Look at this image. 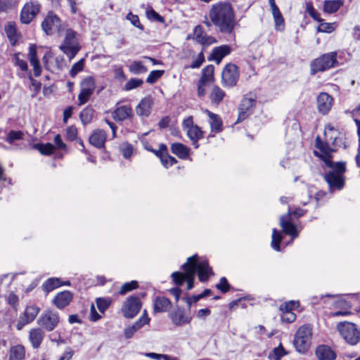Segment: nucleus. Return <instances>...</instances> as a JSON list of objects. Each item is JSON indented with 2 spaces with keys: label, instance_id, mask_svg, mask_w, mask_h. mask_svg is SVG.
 Wrapping results in <instances>:
<instances>
[{
  "label": "nucleus",
  "instance_id": "nucleus-25",
  "mask_svg": "<svg viewBox=\"0 0 360 360\" xmlns=\"http://www.w3.org/2000/svg\"><path fill=\"white\" fill-rule=\"evenodd\" d=\"M72 299V295L70 292L65 290L58 293L54 299V304L59 309H63L68 306Z\"/></svg>",
  "mask_w": 360,
  "mask_h": 360
},
{
  "label": "nucleus",
  "instance_id": "nucleus-45",
  "mask_svg": "<svg viewBox=\"0 0 360 360\" xmlns=\"http://www.w3.org/2000/svg\"><path fill=\"white\" fill-rule=\"evenodd\" d=\"M139 287L138 282L136 281H131L124 283L120 290V294L123 295L127 292L136 289Z\"/></svg>",
  "mask_w": 360,
  "mask_h": 360
},
{
  "label": "nucleus",
  "instance_id": "nucleus-5",
  "mask_svg": "<svg viewBox=\"0 0 360 360\" xmlns=\"http://www.w3.org/2000/svg\"><path fill=\"white\" fill-rule=\"evenodd\" d=\"M337 61L336 52L325 53L314 59L310 64V74L314 75L318 72H323L333 68Z\"/></svg>",
  "mask_w": 360,
  "mask_h": 360
},
{
  "label": "nucleus",
  "instance_id": "nucleus-54",
  "mask_svg": "<svg viewBox=\"0 0 360 360\" xmlns=\"http://www.w3.org/2000/svg\"><path fill=\"white\" fill-rule=\"evenodd\" d=\"M281 321L285 323H292L296 319V315L292 311L282 310Z\"/></svg>",
  "mask_w": 360,
  "mask_h": 360
},
{
  "label": "nucleus",
  "instance_id": "nucleus-58",
  "mask_svg": "<svg viewBox=\"0 0 360 360\" xmlns=\"http://www.w3.org/2000/svg\"><path fill=\"white\" fill-rule=\"evenodd\" d=\"M307 11L313 19L319 22L322 21V20L320 18V14L314 10L311 3L307 4Z\"/></svg>",
  "mask_w": 360,
  "mask_h": 360
},
{
  "label": "nucleus",
  "instance_id": "nucleus-1",
  "mask_svg": "<svg viewBox=\"0 0 360 360\" xmlns=\"http://www.w3.org/2000/svg\"><path fill=\"white\" fill-rule=\"evenodd\" d=\"M184 273L175 271L172 273V278L177 285H181L185 281H187V290L193 288L195 275L198 274L199 280L201 282L206 281L209 276L212 274V269L209 266L207 260L198 262V256L193 255L187 259V262L182 265Z\"/></svg>",
  "mask_w": 360,
  "mask_h": 360
},
{
  "label": "nucleus",
  "instance_id": "nucleus-43",
  "mask_svg": "<svg viewBox=\"0 0 360 360\" xmlns=\"http://www.w3.org/2000/svg\"><path fill=\"white\" fill-rule=\"evenodd\" d=\"M34 148L37 149L41 154L49 155H51L54 150V146L51 143L41 144L37 143L34 145Z\"/></svg>",
  "mask_w": 360,
  "mask_h": 360
},
{
  "label": "nucleus",
  "instance_id": "nucleus-11",
  "mask_svg": "<svg viewBox=\"0 0 360 360\" xmlns=\"http://www.w3.org/2000/svg\"><path fill=\"white\" fill-rule=\"evenodd\" d=\"M141 308V302L139 297L130 296L123 303L122 313L125 318L133 319L139 312Z\"/></svg>",
  "mask_w": 360,
  "mask_h": 360
},
{
  "label": "nucleus",
  "instance_id": "nucleus-34",
  "mask_svg": "<svg viewBox=\"0 0 360 360\" xmlns=\"http://www.w3.org/2000/svg\"><path fill=\"white\" fill-rule=\"evenodd\" d=\"M25 351L23 346L17 345L11 347L9 352L8 360H24Z\"/></svg>",
  "mask_w": 360,
  "mask_h": 360
},
{
  "label": "nucleus",
  "instance_id": "nucleus-48",
  "mask_svg": "<svg viewBox=\"0 0 360 360\" xmlns=\"http://www.w3.org/2000/svg\"><path fill=\"white\" fill-rule=\"evenodd\" d=\"M146 15L149 20L157 21L160 22H164V18L160 15H159L155 11H154L152 8H149L146 10Z\"/></svg>",
  "mask_w": 360,
  "mask_h": 360
},
{
  "label": "nucleus",
  "instance_id": "nucleus-18",
  "mask_svg": "<svg viewBox=\"0 0 360 360\" xmlns=\"http://www.w3.org/2000/svg\"><path fill=\"white\" fill-rule=\"evenodd\" d=\"M193 38L200 44L209 46L216 42L213 37L207 36L201 25H197L194 28Z\"/></svg>",
  "mask_w": 360,
  "mask_h": 360
},
{
  "label": "nucleus",
  "instance_id": "nucleus-49",
  "mask_svg": "<svg viewBox=\"0 0 360 360\" xmlns=\"http://www.w3.org/2000/svg\"><path fill=\"white\" fill-rule=\"evenodd\" d=\"M143 83V82L141 79L133 78L126 83L124 89L127 91H129L141 86Z\"/></svg>",
  "mask_w": 360,
  "mask_h": 360
},
{
  "label": "nucleus",
  "instance_id": "nucleus-39",
  "mask_svg": "<svg viewBox=\"0 0 360 360\" xmlns=\"http://www.w3.org/2000/svg\"><path fill=\"white\" fill-rule=\"evenodd\" d=\"M141 320H138L133 325L124 328V335L126 339L132 338L134 333L143 327L141 324Z\"/></svg>",
  "mask_w": 360,
  "mask_h": 360
},
{
  "label": "nucleus",
  "instance_id": "nucleus-53",
  "mask_svg": "<svg viewBox=\"0 0 360 360\" xmlns=\"http://www.w3.org/2000/svg\"><path fill=\"white\" fill-rule=\"evenodd\" d=\"M120 148L124 158L127 159L131 155L133 148L131 144L124 143L120 146Z\"/></svg>",
  "mask_w": 360,
  "mask_h": 360
},
{
  "label": "nucleus",
  "instance_id": "nucleus-50",
  "mask_svg": "<svg viewBox=\"0 0 360 360\" xmlns=\"http://www.w3.org/2000/svg\"><path fill=\"white\" fill-rule=\"evenodd\" d=\"M92 94L93 92L81 89L80 93L78 95L79 105L85 104L89 101Z\"/></svg>",
  "mask_w": 360,
  "mask_h": 360
},
{
  "label": "nucleus",
  "instance_id": "nucleus-31",
  "mask_svg": "<svg viewBox=\"0 0 360 360\" xmlns=\"http://www.w3.org/2000/svg\"><path fill=\"white\" fill-rule=\"evenodd\" d=\"M187 136L192 141V144L195 148H198L199 147V144L198 143V141L199 139L202 138L203 133L202 130L198 127L197 125L195 127L188 129L186 131Z\"/></svg>",
  "mask_w": 360,
  "mask_h": 360
},
{
  "label": "nucleus",
  "instance_id": "nucleus-32",
  "mask_svg": "<svg viewBox=\"0 0 360 360\" xmlns=\"http://www.w3.org/2000/svg\"><path fill=\"white\" fill-rule=\"evenodd\" d=\"M214 67L212 65H209L204 68L202 70L201 77L199 80L201 82V84L205 83L208 85L212 84L214 80Z\"/></svg>",
  "mask_w": 360,
  "mask_h": 360
},
{
  "label": "nucleus",
  "instance_id": "nucleus-24",
  "mask_svg": "<svg viewBox=\"0 0 360 360\" xmlns=\"http://www.w3.org/2000/svg\"><path fill=\"white\" fill-rule=\"evenodd\" d=\"M316 355L319 360H335L336 358L335 352L326 345L317 347Z\"/></svg>",
  "mask_w": 360,
  "mask_h": 360
},
{
  "label": "nucleus",
  "instance_id": "nucleus-20",
  "mask_svg": "<svg viewBox=\"0 0 360 360\" xmlns=\"http://www.w3.org/2000/svg\"><path fill=\"white\" fill-rule=\"evenodd\" d=\"M231 47L228 45H221L216 47L212 50L210 56L208 58L209 60H214L217 64H219L221 60L231 53Z\"/></svg>",
  "mask_w": 360,
  "mask_h": 360
},
{
  "label": "nucleus",
  "instance_id": "nucleus-8",
  "mask_svg": "<svg viewBox=\"0 0 360 360\" xmlns=\"http://www.w3.org/2000/svg\"><path fill=\"white\" fill-rule=\"evenodd\" d=\"M66 25L63 24L60 19L54 13L50 12L41 22V27L44 32L48 35L57 33L62 36L63 30Z\"/></svg>",
  "mask_w": 360,
  "mask_h": 360
},
{
  "label": "nucleus",
  "instance_id": "nucleus-40",
  "mask_svg": "<svg viewBox=\"0 0 360 360\" xmlns=\"http://www.w3.org/2000/svg\"><path fill=\"white\" fill-rule=\"evenodd\" d=\"M81 89L87 90L94 93L96 89L95 79L92 76H88L85 77L81 82Z\"/></svg>",
  "mask_w": 360,
  "mask_h": 360
},
{
  "label": "nucleus",
  "instance_id": "nucleus-64",
  "mask_svg": "<svg viewBox=\"0 0 360 360\" xmlns=\"http://www.w3.org/2000/svg\"><path fill=\"white\" fill-rule=\"evenodd\" d=\"M299 302L295 301H289L280 307L281 310L292 311V309L298 307Z\"/></svg>",
  "mask_w": 360,
  "mask_h": 360
},
{
  "label": "nucleus",
  "instance_id": "nucleus-59",
  "mask_svg": "<svg viewBox=\"0 0 360 360\" xmlns=\"http://www.w3.org/2000/svg\"><path fill=\"white\" fill-rule=\"evenodd\" d=\"M334 30L333 24L328 22H321L318 27V31L321 32L330 33L334 31Z\"/></svg>",
  "mask_w": 360,
  "mask_h": 360
},
{
  "label": "nucleus",
  "instance_id": "nucleus-38",
  "mask_svg": "<svg viewBox=\"0 0 360 360\" xmlns=\"http://www.w3.org/2000/svg\"><path fill=\"white\" fill-rule=\"evenodd\" d=\"M129 71L134 75H140L148 71L141 61L134 60L129 66Z\"/></svg>",
  "mask_w": 360,
  "mask_h": 360
},
{
  "label": "nucleus",
  "instance_id": "nucleus-2",
  "mask_svg": "<svg viewBox=\"0 0 360 360\" xmlns=\"http://www.w3.org/2000/svg\"><path fill=\"white\" fill-rule=\"evenodd\" d=\"M209 18L219 31L232 36L236 25L235 13L228 1H220L213 4L209 11Z\"/></svg>",
  "mask_w": 360,
  "mask_h": 360
},
{
  "label": "nucleus",
  "instance_id": "nucleus-42",
  "mask_svg": "<svg viewBox=\"0 0 360 360\" xmlns=\"http://www.w3.org/2000/svg\"><path fill=\"white\" fill-rule=\"evenodd\" d=\"M283 239V237L280 232L276 229H273L271 236V247L276 251H280V243Z\"/></svg>",
  "mask_w": 360,
  "mask_h": 360
},
{
  "label": "nucleus",
  "instance_id": "nucleus-14",
  "mask_svg": "<svg viewBox=\"0 0 360 360\" xmlns=\"http://www.w3.org/2000/svg\"><path fill=\"white\" fill-rule=\"evenodd\" d=\"M40 5L37 1H30L22 8L20 14L21 22L24 24L30 23L39 13Z\"/></svg>",
  "mask_w": 360,
  "mask_h": 360
},
{
  "label": "nucleus",
  "instance_id": "nucleus-3",
  "mask_svg": "<svg viewBox=\"0 0 360 360\" xmlns=\"http://www.w3.org/2000/svg\"><path fill=\"white\" fill-rule=\"evenodd\" d=\"M325 165L330 169L324 176V179L327 182L330 191L334 190H341L344 188L346 172V164L345 162H333L332 160L326 158Z\"/></svg>",
  "mask_w": 360,
  "mask_h": 360
},
{
  "label": "nucleus",
  "instance_id": "nucleus-57",
  "mask_svg": "<svg viewBox=\"0 0 360 360\" xmlns=\"http://www.w3.org/2000/svg\"><path fill=\"white\" fill-rule=\"evenodd\" d=\"M110 302L104 298H98L96 300V304L98 310L101 313H104V311L108 308Z\"/></svg>",
  "mask_w": 360,
  "mask_h": 360
},
{
  "label": "nucleus",
  "instance_id": "nucleus-44",
  "mask_svg": "<svg viewBox=\"0 0 360 360\" xmlns=\"http://www.w3.org/2000/svg\"><path fill=\"white\" fill-rule=\"evenodd\" d=\"M23 138L24 134L21 131L11 130L8 132L6 141L13 143L15 141L22 140Z\"/></svg>",
  "mask_w": 360,
  "mask_h": 360
},
{
  "label": "nucleus",
  "instance_id": "nucleus-17",
  "mask_svg": "<svg viewBox=\"0 0 360 360\" xmlns=\"http://www.w3.org/2000/svg\"><path fill=\"white\" fill-rule=\"evenodd\" d=\"M132 116V109L129 105H117L112 112V117L117 122L124 121Z\"/></svg>",
  "mask_w": 360,
  "mask_h": 360
},
{
  "label": "nucleus",
  "instance_id": "nucleus-61",
  "mask_svg": "<svg viewBox=\"0 0 360 360\" xmlns=\"http://www.w3.org/2000/svg\"><path fill=\"white\" fill-rule=\"evenodd\" d=\"M77 137V129L75 127H69L66 130V138L69 141H74Z\"/></svg>",
  "mask_w": 360,
  "mask_h": 360
},
{
  "label": "nucleus",
  "instance_id": "nucleus-7",
  "mask_svg": "<svg viewBox=\"0 0 360 360\" xmlns=\"http://www.w3.org/2000/svg\"><path fill=\"white\" fill-rule=\"evenodd\" d=\"M311 328L308 325L302 326L298 328L294 339V345L300 353H305L310 347L311 340Z\"/></svg>",
  "mask_w": 360,
  "mask_h": 360
},
{
  "label": "nucleus",
  "instance_id": "nucleus-33",
  "mask_svg": "<svg viewBox=\"0 0 360 360\" xmlns=\"http://www.w3.org/2000/svg\"><path fill=\"white\" fill-rule=\"evenodd\" d=\"M171 306V302L165 297H157L154 302V311L156 313L167 311Z\"/></svg>",
  "mask_w": 360,
  "mask_h": 360
},
{
  "label": "nucleus",
  "instance_id": "nucleus-15",
  "mask_svg": "<svg viewBox=\"0 0 360 360\" xmlns=\"http://www.w3.org/2000/svg\"><path fill=\"white\" fill-rule=\"evenodd\" d=\"M169 318L172 323L176 326H183L189 324L192 317L187 314L184 309L177 307L169 314Z\"/></svg>",
  "mask_w": 360,
  "mask_h": 360
},
{
  "label": "nucleus",
  "instance_id": "nucleus-26",
  "mask_svg": "<svg viewBox=\"0 0 360 360\" xmlns=\"http://www.w3.org/2000/svg\"><path fill=\"white\" fill-rule=\"evenodd\" d=\"M339 132L338 129H336L331 124H327L325 127L324 136L326 141L330 143L334 146L339 145V139H338Z\"/></svg>",
  "mask_w": 360,
  "mask_h": 360
},
{
  "label": "nucleus",
  "instance_id": "nucleus-47",
  "mask_svg": "<svg viewBox=\"0 0 360 360\" xmlns=\"http://www.w3.org/2000/svg\"><path fill=\"white\" fill-rule=\"evenodd\" d=\"M84 59L82 58L72 65L70 70V76L72 77H75L78 72H81L84 69Z\"/></svg>",
  "mask_w": 360,
  "mask_h": 360
},
{
  "label": "nucleus",
  "instance_id": "nucleus-29",
  "mask_svg": "<svg viewBox=\"0 0 360 360\" xmlns=\"http://www.w3.org/2000/svg\"><path fill=\"white\" fill-rule=\"evenodd\" d=\"M226 96V93L219 86L214 85L213 86L210 94V99L212 104L218 105L221 103L224 98Z\"/></svg>",
  "mask_w": 360,
  "mask_h": 360
},
{
  "label": "nucleus",
  "instance_id": "nucleus-22",
  "mask_svg": "<svg viewBox=\"0 0 360 360\" xmlns=\"http://www.w3.org/2000/svg\"><path fill=\"white\" fill-rule=\"evenodd\" d=\"M153 99L150 97L143 98L136 106V112L139 116L148 117L150 114Z\"/></svg>",
  "mask_w": 360,
  "mask_h": 360
},
{
  "label": "nucleus",
  "instance_id": "nucleus-36",
  "mask_svg": "<svg viewBox=\"0 0 360 360\" xmlns=\"http://www.w3.org/2000/svg\"><path fill=\"white\" fill-rule=\"evenodd\" d=\"M172 152L179 158L185 159L189 153V149L182 143H175L171 146Z\"/></svg>",
  "mask_w": 360,
  "mask_h": 360
},
{
  "label": "nucleus",
  "instance_id": "nucleus-28",
  "mask_svg": "<svg viewBox=\"0 0 360 360\" xmlns=\"http://www.w3.org/2000/svg\"><path fill=\"white\" fill-rule=\"evenodd\" d=\"M329 143L328 141L322 142L319 137L316 139V147L323 153L320 157L324 162L326 158L331 160V153L335 151L329 146Z\"/></svg>",
  "mask_w": 360,
  "mask_h": 360
},
{
  "label": "nucleus",
  "instance_id": "nucleus-52",
  "mask_svg": "<svg viewBox=\"0 0 360 360\" xmlns=\"http://www.w3.org/2000/svg\"><path fill=\"white\" fill-rule=\"evenodd\" d=\"M230 287L231 286L225 277L221 278L219 283L216 285V288L222 293L227 292L229 290Z\"/></svg>",
  "mask_w": 360,
  "mask_h": 360
},
{
  "label": "nucleus",
  "instance_id": "nucleus-23",
  "mask_svg": "<svg viewBox=\"0 0 360 360\" xmlns=\"http://www.w3.org/2000/svg\"><path fill=\"white\" fill-rule=\"evenodd\" d=\"M44 338V333L42 328H32L30 331L29 340L34 349H38Z\"/></svg>",
  "mask_w": 360,
  "mask_h": 360
},
{
  "label": "nucleus",
  "instance_id": "nucleus-60",
  "mask_svg": "<svg viewBox=\"0 0 360 360\" xmlns=\"http://www.w3.org/2000/svg\"><path fill=\"white\" fill-rule=\"evenodd\" d=\"M127 19L129 20L134 26L140 29H143L138 15H134L132 13H129L127 15Z\"/></svg>",
  "mask_w": 360,
  "mask_h": 360
},
{
  "label": "nucleus",
  "instance_id": "nucleus-63",
  "mask_svg": "<svg viewBox=\"0 0 360 360\" xmlns=\"http://www.w3.org/2000/svg\"><path fill=\"white\" fill-rule=\"evenodd\" d=\"M205 61L204 55L202 53V51L198 54L196 59H195L192 63L191 64L190 67L191 68H198L200 67V65L202 64V63Z\"/></svg>",
  "mask_w": 360,
  "mask_h": 360
},
{
  "label": "nucleus",
  "instance_id": "nucleus-12",
  "mask_svg": "<svg viewBox=\"0 0 360 360\" xmlns=\"http://www.w3.org/2000/svg\"><path fill=\"white\" fill-rule=\"evenodd\" d=\"M238 77L237 66L232 63L227 64L221 72L222 84L226 87H233L236 85Z\"/></svg>",
  "mask_w": 360,
  "mask_h": 360
},
{
  "label": "nucleus",
  "instance_id": "nucleus-35",
  "mask_svg": "<svg viewBox=\"0 0 360 360\" xmlns=\"http://www.w3.org/2000/svg\"><path fill=\"white\" fill-rule=\"evenodd\" d=\"M5 33L12 46H15L18 37L15 24L12 22H8L4 27Z\"/></svg>",
  "mask_w": 360,
  "mask_h": 360
},
{
  "label": "nucleus",
  "instance_id": "nucleus-56",
  "mask_svg": "<svg viewBox=\"0 0 360 360\" xmlns=\"http://www.w3.org/2000/svg\"><path fill=\"white\" fill-rule=\"evenodd\" d=\"M20 53H15L13 56L14 64L18 66L22 71L26 72L28 70L27 63L20 58Z\"/></svg>",
  "mask_w": 360,
  "mask_h": 360
},
{
  "label": "nucleus",
  "instance_id": "nucleus-10",
  "mask_svg": "<svg viewBox=\"0 0 360 360\" xmlns=\"http://www.w3.org/2000/svg\"><path fill=\"white\" fill-rule=\"evenodd\" d=\"M60 318L58 313L52 310L43 312L37 320V324L43 329L50 332L58 325Z\"/></svg>",
  "mask_w": 360,
  "mask_h": 360
},
{
  "label": "nucleus",
  "instance_id": "nucleus-37",
  "mask_svg": "<svg viewBox=\"0 0 360 360\" xmlns=\"http://www.w3.org/2000/svg\"><path fill=\"white\" fill-rule=\"evenodd\" d=\"M62 285V283L59 278H51L46 280L42 285L43 290L49 292L52 291L53 289L58 288Z\"/></svg>",
  "mask_w": 360,
  "mask_h": 360
},
{
  "label": "nucleus",
  "instance_id": "nucleus-21",
  "mask_svg": "<svg viewBox=\"0 0 360 360\" xmlns=\"http://www.w3.org/2000/svg\"><path fill=\"white\" fill-rule=\"evenodd\" d=\"M203 112L206 113L209 117V123L210 125L211 131L215 133L221 131L222 120L220 117L207 109L204 110Z\"/></svg>",
  "mask_w": 360,
  "mask_h": 360
},
{
  "label": "nucleus",
  "instance_id": "nucleus-46",
  "mask_svg": "<svg viewBox=\"0 0 360 360\" xmlns=\"http://www.w3.org/2000/svg\"><path fill=\"white\" fill-rule=\"evenodd\" d=\"M273 16L275 22L276 28L278 30H283L284 29V19L280 11L274 12Z\"/></svg>",
  "mask_w": 360,
  "mask_h": 360
},
{
  "label": "nucleus",
  "instance_id": "nucleus-19",
  "mask_svg": "<svg viewBox=\"0 0 360 360\" xmlns=\"http://www.w3.org/2000/svg\"><path fill=\"white\" fill-rule=\"evenodd\" d=\"M280 226L285 234L292 237V240L298 237L299 231L297 230L296 226L290 221L288 216L281 217Z\"/></svg>",
  "mask_w": 360,
  "mask_h": 360
},
{
  "label": "nucleus",
  "instance_id": "nucleus-4",
  "mask_svg": "<svg viewBox=\"0 0 360 360\" xmlns=\"http://www.w3.org/2000/svg\"><path fill=\"white\" fill-rule=\"evenodd\" d=\"M65 34L63 42L59 46L60 50L65 54L70 60L75 57L80 50V46L77 38V32L68 27L63 30V34Z\"/></svg>",
  "mask_w": 360,
  "mask_h": 360
},
{
  "label": "nucleus",
  "instance_id": "nucleus-27",
  "mask_svg": "<svg viewBox=\"0 0 360 360\" xmlns=\"http://www.w3.org/2000/svg\"><path fill=\"white\" fill-rule=\"evenodd\" d=\"M106 140V134L103 130L97 129L89 137V143L98 148L104 146Z\"/></svg>",
  "mask_w": 360,
  "mask_h": 360
},
{
  "label": "nucleus",
  "instance_id": "nucleus-62",
  "mask_svg": "<svg viewBox=\"0 0 360 360\" xmlns=\"http://www.w3.org/2000/svg\"><path fill=\"white\" fill-rule=\"evenodd\" d=\"M274 360H280L283 356H284L286 353L282 347L281 344L274 349Z\"/></svg>",
  "mask_w": 360,
  "mask_h": 360
},
{
  "label": "nucleus",
  "instance_id": "nucleus-41",
  "mask_svg": "<svg viewBox=\"0 0 360 360\" xmlns=\"http://www.w3.org/2000/svg\"><path fill=\"white\" fill-rule=\"evenodd\" d=\"M94 116V110L91 108L87 107L84 108L79 115L82 122L84 124H87L91 122Z\"/></svg>",
  "mask_w": 360,
  "mask_h": 360
},
{
  "label": "nucleus",
  "instance_id": "nucleus-6",
  "mask_svg": "<svg viewBox=\"0 0 360 360\" xmlns=\"http://www.w3.org/2000/svg\"><path fill=\"white\" fill-rule=\"evenodd\" d=\"M342 338L350 345H356L360 341V329L351 322H340L337 326Z\"/></svg>",
  "mask_w": 360,
  "mask_h": 360
},
{
  "label": "nucleus",
  "instance_id": "nucleus-16",
  "mask_svg": "<svg viewBox=\"0 0 360 360\" xmlns=\"http://www.w3.org/2000/svg\"><path fill=\"white\" fill-rule=\"evenodd\" d=\"M316 103L319 112L326 115L331 109L333 98L328 94L322 92L317 96Z\"/></svg>",
  "mask_w": 360,
  "mask_h": 360
},
{
  "label": "nucleus",
  "instance_id": "nucleus-51",
  "mask_svg": "<svg viewBox=\"0 0 360 360\" xmlns=\"http://www.w3.org/2000/svg\"><path fill=\"white\" fill-rule=\"evenodd\" d=\"M160 161L162 164V165L167 168L169 166H172L173 165L176 163V160L174 158L170 156L168 154H165V155L160 156Z\"/></svg>",
  "mask_w": 360,
  "mask_h": 360
},
{
  "label": "nucleus",
  "instance_id": "nucleus-55",
  "mask_svg": "<svg viewBox=\"0 0 360 360\" xmlns=\"http://www.w3.org/2000/svg\"><path fill=\"white\" fill-rule=\"evenodd\" d=\"M163 74L162 70H153L146 78V82L149 84L155 83Z\"/></svg>",
  "mask_w": 360,
  "mask_h": 360
},
{
  "label": "nucleus",
  "instance_id": "nucleus-13",
  "mask_svg": "<svg viewBox=\"0 0 360 360\" xmlns=\"http://www.w3.org/2000/svg\"><path fill=\"white\" fill-rule=\"evenodd\" d=\"M41 309L36 305H29L25 309L24 312L20 316L16 328L20 330L25 325L32 322L39 313Z\"/></svg>",
  "mask_w": 360,
  "mask_h": 360
},
{
  "label": "nucleus",
  "instance_id": "nucleus-30",
  "mask_svg": "<svg viewBox=\"0 0 360 360\" xmlns=\"http://www.w3.org/2000/svg\"><path fill=\"white\" fill-rule=\"evenodd\" d=\"M344 0H326L323 2V10L327 13H334L343 6Z\"/></svg>",
  "mask_w": 360,
  "mask_h": 360
},
{
  "label": "nucleus",
  "instance_id": "nucleus-9",
  "mask_svg": "<svg viewBox=\"0 0 360 360\" xmlns=\"http://www.w3.org/2000/svg\"><path fill=\"white\" fill-rule=\"evenodd\" d=\"M256 99V95L252 93L245 95L238 108V117L236 123L243 121L252 113Z\"/></svg>",
  "mask_w": 360,
  "mask_h": 360
}]
</instances>
